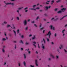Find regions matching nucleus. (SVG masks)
I'll return each instance as SVG.
<instances>
[{"label": "nucleus", "mask_w": 67, "mask_h": 67, "mask_svg": "<svg viewBox=\"0 0 67 67\" xmlns=\"http://www.w3.org/2000/svg\"><path fill=\"white\" fill-rule=\"evenodd\" d=\"M57 3H58V2H60V0H59L57 1Z\"/></svg>", "instance_id": "obj_31"}, {"label": "nucleus", "mask_w": 67, "mask_h": 67, "mask_svg": "<svg viewBox=\"0 0 67 67\" xmlns=\"http://www.w3.org/2000/svg\"><path fill=\"white\" fill-rule=\"evenodd\" d=\"M65 10H66V8H63L61 9L62 11H59L57 13H62V12H64Z\"/></svg>", "instance_id": "obj_1"}, {"label": "nucleus", "mask_w": 67, "mask_h": 67, "mask_svg": "<svg viewBox=\"0 0 67 67\" xmlns=\"http://www.w3.org/2000/svg\"><path fill=\"white\" fill-rule=\"evenodd\" d=\"M28 53L29 54H30L31 53V51H28Z\"/></svg>", "instance_id": "obj_38"}, {"label": "nucleus", "mask_w": 67, "mask_h": 67, "mask_svg": "<svg viewBox=\"0 0 67 67\" xmlns=\"http://www.w3.org/2000/svg\"><path fill=\"white\" fill-rule=\"evenodd\" d=\"M30 10H34L35 11L36 10V9H33V8H29Z\"/></svg>", "instance_id": "obj_13"}, {"label": "nucleus", "mask_w": 67, "mask_h": 67, "mask_svg": "<svg viewBox=\"0 0 67 67\" xmlns=\"http://www.w3.org/2000/svg\"><path fill=\"white\" fill-rule=\"evenodd\" d=\"M35 47V48H36V45H35L34 44H32Z\"/></svg>", "instance_id": "obj_29"}, {"label": "nucleus", "mask_w": 67, "mask_h": 67, "mask_svg": "<svg viewBox=\"0 0 67 67\" xmlns=\"http://www.w3.org/2000/svg\"><path fill=\"white\" fill-rule=\"evenodd\" d=\"M66 16H67V15H66L65 16H64L63 17L60 19V20H62L63 19H64V18H65V17H66Z\"/></svg>", "instance_id": "obj_8"}, {"label": "nucleus", "mask_w": 67, "mask_h": 67, "mask_svg": "<svg viewBox=\"0 0 67 67\" xmlns=\"http://www.w3.org/2000/svg\"><path fill=\"white\" fill-rule=\"evenodd\" d=\"M58 10V8H55V9H54V11H57Z\"/></svg>", "instance_id": "obj_20"}, {"label": "nucleus", "mask_w": 67, "mask_h": 67, "mask_svg": "<svg viewBox=\"0 0 67 67\" xmlns=\"http://www.w3.org/2000/svg\"><path fill=\"white\" fill-rule=\"evenodd\" d=\"M13 32L15 34V36H16V32L14 30H13Z\"/></svg>", "instance_id": "obj_14"}, {"label": "nucleus", "mask_w": 67, "mask_h": 67, "mask_svg": "<svg viewBox=\"0 0 67 67\" xmlns=\"http://www.w3.org/2000/svg\"><path fill=\"white\" fill-rule=\"evenodd\" d=\"M38 18H39V17L38 16L37 17V18H36V20H38Z\"/></svg>", "instance_id": "obj_26"}, {"label": "nucleus", "mask_w": 67, "mask_h": 67, "mask_svg": "<svg viewBox=\"0 0 67 67\" xmlns=\"http://www.w3.org/2000/svg\"><path fill=\"white\" fill-rule=\"evenodd\" d=\"M54 18H52L51 19V20H54Z\"/></svg>", "instance_id": "obj_57"}, {"label": "nucleus", "mask_w": 67, "mask_h": 67, "mask_svg": "<svg viewBox=\"0 0 67 67\" xmlns=\"http://www.w3.org/2000/svg\"><path fill=\"white\" fill-rule=\"evenodd\" d=\"M15 49H16V45L15 44Z\"/></svg>", "instance_id": "obj_45"}, {"label": "nucleus", "mask_w": 67, "mask_h": 67, "mask_svg": "<svg viewBox=\"0 0 67 67\" xmlns=\"http://www.w3.org/2000/svg\"><path fill=\"white\" fill-rule=\"evenodd\" d=\"M51 2H52V3H54V0L52 1H51Z\"/></svg>", "instance_id": "obj_33"}, {"label": "nucleus", "mask_w": 67, "mask_h": 67, "mask_svg": "<svg viewBox=\"0 0 67 67\" xmlns=\"http://www.w3.org/2000/svg\"><path fill=\"white\" fill-rule=\"evenodd\" d=\"M27 29H28V27H26L25 28V30H27Z\"/></svg>", "instance_id": "obj_28"}, {"label": "nucleus", "mask_w": 67, "mask_h": 67, "mask_svg": "<svg viewBox=\"0 0 67 67\" xmlns=\"http://www.w3.org/2000/svg\"><path fill=\"white\" fill-rule=\"evenodd\" d=\"M51 29H53V26L51 25L50 26Z\"/></svg>", "instance_id": "obj_23"}, {"label": "nucleus", "mask_w": 67, "mask_h": 67, "mask_svg": "<svg viewBox=\"0 0 67 67\" xmlns=\"http://www.w3.org/2000/svg\"><path fill=\"white\" fill-rule=\"evenodd\" d=\"M58 20V18H56V19H54V20H55V21H57V20Z\"/></svg>", "instance_id": "obj_27"}, {"label": "nucleus", "mask_w": 67, "mask_h": 67, "mask_svg": "<svg viewBox=\"0 0 67 67\" xmlns=\"http://www.w3.org/2000/svg\"><path fill=\"white\" fill-rule=\"evenodd\" d=\"M44 29V27H43L42 28H41L40 29V30H42Z\"/></svg>", "instance_id": "obj_21"}, {"label": "nucleus", "mask_w": 67, "mask_h": 67, "mask_svg": "<svg viewBox=\"0 0 67 67\" xmlns=\"http://www.w3.org/2000/svg\"><path fill=\"white\" fill-rule=\"evenodd\" d=\"M44 15L45 16H47V14H44Z\"/></svg>", "instance_id": "obj_59"}, {"label": "nucleus", "mask_w": 67, "mask_h": 67, "mask_svg": "<svg viewBox=\"0 0 67 67\" xmlns=\"http://www.w3.org/2000/svg\"><path fill=\"white\" fill-rule=\"evenodd\" d=\"M6 40V39H5V38H2V41H5Z\"/></svg>", "instance_id": "obj_18"}, {"label": "nucleus", "mask_w": 67, "mask_h": 67, "mask_svg": "<svg viewBox=\"0 0 67 67\" xmlns=\"http://www.w3.org/2000/svg\"><path fill=\"white\" fill-rule=\"evenodd\" d=\"M21 38H23V37H24V36H23V35H22L21 36Z\"/></svg>", "instance_id": "obj_46"}, {"label": "nucleus", "mask_w": 67, "mask_h": 67, "mask_svg": "<svg viewBox=\"0 0 67 67\" xmlns=\"http://www.w3.org/2000/svg\"><path fill=\"white\" fill-rule=\"evenodd\" d=\"M35 6H36V5H34L33 6V8H34L35 7Z\"/></svg>", "instance_id": "obj_39"}, {"label": "nucleus", "mask_w": 67, "mask_h": 67, "mask_svg": "<svg viewBox=\"0 0 67 67\" xmlns=\"http://www.w3.org/2000/svg\"><path fill=\"white\" fill-rule=\"evenodd\" d=\"M4 34L5 36H6V35H7V34H5V33H4Z\"/></svg>", "instance_id": "obj_64"}, {"label": "nucleus", "mask_w": 67, "mask_h": 67, "mask_svg": "<svg viewBox=\"0 0 67 67\" xmlns=\"http://www.w3.org/2000/svg\"><path fill=\"white\" fill-rule=\"evenodd\" d=\"M20 43H22V44H23V42L22 40H21L20 41Z\"/></svg>", "instance_id": "obj_15"}, {"label": "nucleus", "mask_w": 67, "mask_h": 67, "mask_svg": "<svg viewBox=\"0 0 67 67\" xmlns=\"http://www.w3.org/2000/svg\"><path fill=\"white\" fill-rule=\"evenodd\" d=\"M34 23V21H32L31 22V23Z\"/></svg>", "instance_id": "obj_49"}, {"label": "nucleus", "mask_w": 67, "mask_h": 67, "mask_svg": "<svg viewBox=\"0 0 67 67\" xmlns=\"http://www.w3.org/2000/svg\"><path fill=\"white\" fill-rule=\"evenodd\" d=\"M24 65L25 66H26V63L25 62V61L24 62Z\"/></svg>", "instance_id": "obj_12"}, {"label": "nucleus", "mask_w": 67, "mask_h": 67, "mask_svg": "<svg viewBox=\"0 0 67 67\" xmlns=\"http://www.w3.org/2000/svg\"><path fill=\"white\" fill-rule=\"evenodd\" d=\"M50 56L52 57L53 58H54V56H53V55L51 54H50Z\"/></svg>", "instance_id": "obj_10"}, {"label": "nucleus", "mask_w": 67, "mask_h": 67, "mask_svg": "<svg viewBox=\"0 0 67 67\" xmlns=\"http://www.w3.org/2000/svg\"><path fill=\"white\" fill-rule=\"evenodd\" d=\"M43 42H44V43H46L45 41V39H44L43 38Z\"/></svg>", "instance_id": "obj_22"}, {"label": "nucleus", "mask_w": 67, "mask_h": 67, "mask_svg": "<svg viewBox=\"0 0 67 67\" xmlns=\"http://www.w3.org/2000/svg\"><path fill=\"white\" fill-rule=\"evenodd\" d=\"M47 42H48V41H49V40L48 39V38H47Z\"/></svg>", "instance_id": "obj_40"}, {"label": "nucleus", "mask_w": 67, "mask_h": 67, "mask_svg": "<svg viewBox=\"0 0 67 67\" xmlns=\"http://www.w3.org/2000/svg\"><path fill=\"white\" fill-rule=\"evenodd\" d=\"M67 26V24L66 25H65V27H66Z\"/></svg>", "instance_id": "obj_60"}, {"label": "nucleus", "mask_w": 67, "mask_h": 67, "mask_svg": "<svg viewBox=\"0 0 67 67\" xmlns=\"http://www.w3.org/2000/svg\"><path fill=\"white\" fill-rule=\"evenodd\" d=\"M64 51H65V52L66 53H67V51H66V50L65 49H64Z\"/></svg>", "instance_id": "obj_24"}, {"label": "nucleus", "mask_w": 67, "mask_h": 67, "mask_svg": "<svg viewBox=\"0 0 67 67\" xmlns=\"http://www.w3.org/2000/svg\"><path fill=\"white\" fill-rule=\"evenodd\" d=\"M43 45H44L43 44H42V48L43 49H45V47H44V46Z\"/></svg>", "instance_id": "obj_11"}, {"label": "nucleus", "mask_w": 67, "mask_h": 67, "mask_svg": "<svg viewBox=\"0 0 67 67\" xmlns=\"http://www.w3.org/2000/svg\"><path fill=\"white\" fill-rule=\"evenodd\" d=\"M51 34H52V33H51V31H50L47 34V35H49V38H51Z\"/></svg>", "instance_id": "obj_2"}, {"label": "nucleus", "mask_w": 67, "mask_h": 67, "mask_svg": "<svg viewBox=\"0 0 67 67\" xmlns=\"http://www.w3.org/2000/svg\"><path fill=\"white\" fill-rule=\"evenodd\" d=\"M33 43H34V44H36V43L35 42H34Z\"/></svg>", "instance_id": "obj_50"}, {"label": "nucleus", "mask_w": 67, "mask_h": 67, "mask_svg": "<svg viewBox=\"0 0 67 67\" xmlns=\"http://www.w3.org/2000/svg\"><path fill=\"white\" fill-rule=\"evenodd\" d=\"M54 36H55L56 37V34L55 33V34H54Z\"/></svg>", "instance_id": "obj_53"}, {"label": "nucleus", "mask_w": 67, "mask_h": 67, "mask_svg": "<svg viewBox=\"0 0 67 67\" xmlns=\"http://www.w3.org/2000/svg\"><path fill=\"white\" fill-rule=\"evenodd\" d=\"M44 32H45V30H43V33H44Z\"/></svg>", "instance_id": "obj_56"}, {"label": "nucleus", "mask_w": 67, "mask_h": 67, "mask_svg": "<svg viewBox=\"0 0 67 67\" xmlns=\"http://www.w3.org/2000/svg\"><path fill=\"white\" fill-rule=\"evenodd\" d=\"M51 6H49L48 7H45V8L46 10H48V8L49 9L51 8Z\"/></svg>", "instance_id": "obj_3"}, {"label": "nucleus", "mask_w": 67, "mask_h": 67, "mask_svg": "<svg viewBox=\"0 0 67 67\" xmlns=\"http://www.w3.org/2000/svg\"><path fill=\"white\" fill-rule=\"evenodd\" d=\"M65 31V29L64 30H63L62 32L63 33H64V31Z\"/></svg>", "instance_id": "obj_35"}, {"label": "nucleus", "mask_w": 67, "mask_h": 67, "mask_svg": "<svg viewBox=\"0 0 67 67\" xmlns=\"http://www.w3.org/2000/svg\"><path fill=\"white\" fill-rule=\"evenodd\" d=\"M24 58L25 59L26 58V55H25V54H24Z\"/></svg>", "instance_id": "obj_16"}, {"label": "nucleus", "mask_w": 67, "mask_h": 67, "mask_svg": "<svg viewBox=\"0 0 67 67\" xmlns=\"http://www.w3.org/2000/svg\"><path fill=\"white\" fill-rule=\"evenodd\" d=\"M17 33L18 34L19 33V30L18 29L17 31Z\"/></svg>", "instance_id": "obj_19"}, {"label": "nucleus", "mask_w": 67, "mask_h": 67, "mask_svg": "<svg viewBox=\"0 0 67 67\" xmlns=\"http://www.w3.org/2000/svg\"><path fill=\"white\" fill-rule=\"evenodd\" d=\"M23 49V48H21V50L22 51Z\"/></svg>", "instance_id": "obj_61"}, {"label": "nucleus", "mask_w": 67, "mask_h": 67, "mask_svg": "<svg viewBox=\"0 0 67 67\" xmlns=\"http://www.w3.org/2000/svg\"><path fill=\"white\" fill-rule=\"evenodd\" d=\"M16 41H13V42L14 43H16Z\"/></svg>", "instance_id": "obj_62"}, {"label": "nucleus", "mask_w": 67, "mask_h": 67, "mask_svg": "<svg viewBox=\"0 0 67 67\" xmlns=\"http://www.w3.org/2000/svg\"><path fill=\"white\" fill-rule=\"evenodd\" d=\"M5 4H6V5H7V4H11V5H13L14 4L13 3H5Z\"/></svg>", "instance_id": "obj_5"}, {"label": "nucleus", "mask_w": 67, "mask_h": 67, "mask_svg": "<svg viewBox=\"0 0 67 67\" xmlns=\"http://www.w3.org/2000/svg\"><path fill=\"white\" fill-rule=\"evenodd\" d=\"M4 24H7V22H5V21H4Z\"/></svg>", "instance_id": "obj_34"}, {"label": "nucleus", "mask_w": 67, "mask_h": 67, "mask_svg": "<svg viewBox=\"0 0 67 67\" xmlns=\"http://www.w3.org/2000/svg\"><path fill=\"white\" fill-rule=\"evenodd\" d=\"M23 8V7H22L21 8H18V10H21V9Z\"/></svg>", "instance_id": "obj_17"}, {"label": "nucleus", "mask_w": 67, "mask_h": 67, "mask_svg": "<svg viewBox=\"0 0 67 67\" xmlns=\"http://www.w3.org/2000/svg\"><path fill=\"white\" fill-rule=\"evenodd\" d=\"M63 45H61L59 47L60 49H61V48H63Z\"/></svg>", "instance_id": "obj_7"}, {"label": "nucleus", "mask_w": 67, "mask_h": 67, "mask_svg": "<svg viewBox=\"0 0 67 67\" xmlns=\"http://www.w3.org/2000/svg\"><path fill=\"white\" fill-rule=\"evenodd\" d=\"M40 27H42V24L41 23L40 24Z\"/></svg>", "instance_id": "obj_47"}, {"label": "nucleus", "mask_w": 67, "mask_h": 67, "mask_svg": "<svg viewBox=\"0 0 67 67\" xmlns=\"http://www.w3.org/2000/svg\"><path fill=\"white\" fill-rule=\"evenodd\" d=\"M36 9H40V8L39 7H37V8H36Z\"/></svg>", "instance_id": "obj_51"}, {"label": "nucleus", "mask_w": 67, "mask_h": 67, "mask_svg": "<svg viewBox=\"0 0 67 67\" xmlns=\"http://www.w3.org/2000/svg\"><path fill=\"white\" fill-rule=\"evenodd\" d=\"M28 11V10H25V12H27V11Z\"/></svg>", "instance_id": "obj_55"}, {"label": "nucleus", "mask_w": 67, "mask_h": 67, "mask_svg": "<svg viewBox=\"0 0 67 67\" xmlns=\"http://www.w3.org/2000/svg\"><path fill=\"white\" fill-rule=\"evenodd\" d=\"M33 37L32 38V40H34V39H35V35H34L33 36Z\"/></svg>", "instance_id": "obj_9"}, {"label": "nucleus", "mask_w": 67, "mask_h": 67, "mask_svg": "<svg viewBox=\"0 0 67 67\" xmlns=\"http://www.w3.org/2000/svg\"><path fill=\"white\" fill-rule=\"evenodd\" d=\"M2 52H5L4 50V48H3L2 49Z\"/></svg>", "instance_id": "obj_25"}, {"label": "nucleus", "mask_w": 67, "mask_h": 67, "mask_svg": "<svg viewBox=\"0 0 67 67\" xmlns=\"http://www.w3.org/2000/svg\"><path fill=\"white\" fill-rule=\"evenodd\" d=\"M31 67H34V66H32L31 65H30Z\"/></svg>", "instance_id": "obj_41"}, {"label": "nucleus", "mask_w": 67, "mask_h": 67, "mask_svg": "<svg viewBox=\"0 0 67 67\" xmlns=\"http://www.w3.org/2000/svg\"><path fill=\"white\" fill-rule=\"evenodd\" d=\"M25 44H26V45H28V44H29V43L27 42H26L25 43Z\"/></svg>", "instance_id": "obj_48"}, {"label": "nucleus", "mask_w": 67, "mask_h": 67, "mask_svg": "<svg viewBox=\"0 0 67 67\" xmlns=\"http://www.w3.org/2000/svg\"><path fill=\"white\" fill-rule=\"evenodd\" d=\"M31 36H32V35H29V37H30Z\"/></svg>", "instance_id": "obj_63"}, {"label": "nucleus", "mask_w": 67, "mask_h": 67, "mask_svg": "<svg viewBox=\"0 0 67 67\" xmlns=\"http://www.w3.org/2000/svg\"><path fill=\"white\" fill-rule=\"evenodd\" d=\"M27 8H28L26 7V8H24V10H26V9H27Z\"/></svg>", "instance_id": "obj_42"}, {"label": "nucleus", "mask_w": 67, "mask_h": 67, "mask_svg": "<svg viewBox=\"0 0 67 67\" xmlns=\"http://www.w3.org/2000/svg\"><path fill=\"white\" fill-rule=\"evenodd\" d=\"M10 26L9 25H7V27H9V26Z\"/></svg>", "instance_id": "obj_43"}, {"label": "nucleus", "mask_w": 67, "mask_h": 67, "mask_svg": "<svg viewBox=\"0 0 67 67\" xmlns=\"http://www.w3.org/2000/svg\"><path fill=\"white\" fill-rule=\"evenodd\" d=\"M53 31H54V30H55V27H53Z\"/></svg>", "instance_id": "obj_36"}, {"label": "nucleus", "mask_w": 67, "mask_h": 67, "mask_svg": "<svg viewBox=\"0 0 67 67\" xmlns=\"http://www.w3.org/2000/svg\"><path fill=\"white\" fill-rule=\"evenodd\" d=\"M56 57L57 59H58V56H56Z\"/></svg>", "instance_id": "obj_37"}, {"label": "nucleus", "mask_w": 67, "mask_h": 67, "mask_svg": "<svg viewBox=\"0 0 67 67\" xmlns=\"http://www.w3.org/2000/svg\"><path fill=\"white\" fill-rule=\"evenodd\" d=\"M21 65V64H20V63H19V66H20Z\"/></svg>", "instance_id": "obj_44"}, {"label": "nucleus", "mask_w": 67, "mask_h": 67, "mask_svg": "<svg viewBox=\"0 0 67 67\" xmlns=\"http://www.w3.org/2000/svg\"><path fill=\"white\" fill-rule=\"evenodd\" d=\"M24 23L25 26V25L27 24V22H26V20L24 21Z\"/></svg>", "instance_id": "obj_6"}, {"label": "nucleus", "mask_w": 67, "mask_h": 67, "mask_svg": "<svg viewBox=\"0 0 67 67\" xmlns=\"http://www.w3.org/2000/svg\"><path fill=\"white\" fill-rule=\"evenodd\" d=\"M46 4H49V3H47V2H46Z\"/></svg>", "instance_id": "obj_54"}, {"label": "nucleus", "mask_w": 67, "mask_h": 67, "mask_svg": "<svg viewBox=\"0 0 67 67\" xmlns=\"http://www.w3.org/2000/svg\"><path fill=\"white\" fill-rule=\"evenodd\" d=\"M38 48H40V44H38Z\"/></svg>", "instance_id": "obj_32"}, {"label": "nucleus", "mask_w": 67, "mask_h": 67, "mask_svg": "<svg viewBox=\"0 0 67 67\" xmlns=\"http://www.w3.org/2000/svg\"><path fill=\"white\" fill-rule=\"evenodd\" d=\"M17 19L18 20H19L20 19H19V18L18 17H17Z\"/></svg>", "instance_id": "obj_30"}, {"label": "nucleus", "mask_w": 67, "mask_h": 67, "mask_svg": "<svg viewBox=\"0 0 67 67\" xmlns=\"http://www.w3.org/2000/svg\"><path fill=\"white\" fill-rule=\"evenodd\" d=\"M28 22H29V21H30V19H28Z\"/></svg>", "instance_id": "obj_58"}, {"label": "nucleus", "mask_w": 67, "mask_h": 67, "mask_svg": "<svg viewBox=\"0 0 67 67\" xmlns=\"http://www.w3.org/2000/svg\"><path fill=\"white\" fill-rule=\"evenodd\" d=\"M35 63L36 66H38V64H37V61L36 60H35Z\"/></svg>", "instance_id": "obj_4"}, {"label": "nucleus", "mask_w": 67, "mask_h": 67, "mask_svg": "<svg viewBox=\"0 0 67 67\" xmlns=\"http://www.w3.org/2000/svg\"><path fill=\"white\" fill-rule=\"evenodd\" d=\"M34 26H36V27H37V26L36 25V24H34Z\"/></svg>", "instance_id": "obj_52"}]
</instances>
